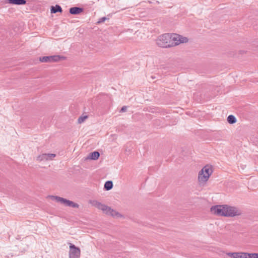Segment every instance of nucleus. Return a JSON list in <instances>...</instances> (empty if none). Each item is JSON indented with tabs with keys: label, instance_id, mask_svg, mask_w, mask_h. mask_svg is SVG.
<instances>
[{
	"label": "nucleus",
	"instance_id": "f257e3e1",
	"mask_svg": "<svg viewBox=\"0 0 258 258\" xmlns=\"http://www.w3.org/2000/svg\"><path fill=\"white\" fill-rule=\"evenodd\" d=\"M188 39L187 37L172 33H165L158 36L156 39L157 45L162 48H169L186 43Z\"/></svg>",
	"mask_w": 258,
	"mask_h": 258
},
{
	"label": "nucleus",
	"instance_id": "f03ea898",
	"mask_svg": "<svg viewBox=\"0 0 258 258\" xmlns=\"http://www.w3.org/2000/svg\"><path fill=\"white\" fill-rule=\"evenodd\" d=\"M210 210L212 213L219 216L233 217L242 214L241 211L238 208L227 205L214 206Z\"/></svg>",
	"mask_w": 258,
	"mask_h": 258
},
{
	"label": "nucleus",
	"instance_id": "7ed1b4c3",
	"mask_svg": "<svg viewBox=\"0 0 258 258\" xmlns=\"http://www.w3.org/2000/svg\"><path fill=\"white\" fill-rule=\"evenodd\" d=\"M50 197L51 200H55L57 202L60 203L66 206L75 208H78L79 207V205L78 204L60 197L51 196Z\"/></svg>",
	"mask_w": 258,
	"mask_h": 258
},
{
	"label": "nucleus",
	"instance_id": "20e7f679",
	"mask_svg": "<svg viewBox=\"0 0 258 258\" xmlns=\"http://www.w3.org/2000/svg\"><path fill=\"white\" fill-rule=\"evenodd\" d=\"M65 57L60 55L46 56L39 57V61L42 62H57L60 59H64Z\"/></svg>",
	"mask_w": 258,
	"mask_h": 258
},
{
	"label": "nucleus",
	"instance_id": "39448f33",
	"mask_svg": "<svg viewBox=\"0 0 258 258\" xmlns=\"http://www.w3.org/2000/svg\"><path fill=\"white\" fill-rule=\"evenodd\" d=\"M69 258H80L81 250L79 247L70 243Z\"/></svg>",
	"mask_w": 258,
	"mask_h": 258
},
{
	"label": "nucleus",
	"instance_id": "423d86ee",
	"mask_svg": "<svg viewBox=\"0 0 258 258\" xmlns=\"http://www.w3.org/2000/svg\"><path fill=\"white\" fill-rule=\"evenodd\" d=\"M90 204L92 205V206L97 208V209L102 210L104 213H105L106 211L107 210L108 206L102 204L101 203L96 201V200H91L89 202Z\"/></svg>",
	"mask_w": 258,
	"mask_h": 258
},
{
	"label": "nucleus",
	"instance_id": "0eeeda50",
	"mask_svg": "<svg viewBox=\"0 0 258 258\" xmlns=\"http://www.w3.org/2000/svg\"><path fill=\"white\" fill-rule=\"evenodd\" d=\"M55 156L54 154H42L37 157V160L39 162L52 160Z\"/></svg>",
	"mask_w": 258,
	"mask_h": 258
},
{
	"label": "nucleus",
	"instance_id": "6e6552de",
	"mask_svg": "<svg viewBox=\"0 0 258 258\" xmlns=\"http://www.w3.org/2000/svg\"><path fill=\"white\" fill-rule=\"evenodd\" d=\"M201 174H202L203 173H206V176H203V179H204L205 180L208 179L209 178V176L211 175V174L212 173L213 170L212 168L206 165L205 166L201 171ZM201 179L202 177L201 178Z\"/></svg>",
	"mask_w": 258,
	"mask_h": 258
},
{
	"label": "nucleus",
	"instance_id": "1a4fd4ad",
	"mask_svg": "<svg viewBox=\"0 0 258 258\" xmlns=\"http://www.w3.org/2000/svg\"><path fill=\"white\" fill-rule=\"evenodd\" d=\"M226 254L232 258H246V252H228Z\"/></svg>",
	"mask_w": 258,
	"mask_h": 258
},
{
	"label": "nucleus",
	"instance_id": "9d476101",
	"mask_svg": "<svg viewBox=\"0 0 258 258\" xmlns=\"http://www.w3.org/2000/svg\"><path fill=\"white\" fill-rule=\"evenodd\" d=\"M105 214L111 215L112 217H121L122 215L115 210L112 209L108 207L107 210L105 212Z\"/></svg>",
	"mask_w": 258,
	"mask_h": 258
},
{
	"label": "nucleus",
	"instance_id": "9b49d317",
	"mask_svg": "<svg viewBox=\"0 0 258 258\" xmlns=\"http://www.w3.org/2000/svg\"><path fill=\"white\" fill-rule=\"evenodd\" d=\"M83 11V8L77 7H72L69 9V12L72 15H78Z\"/></svg>",
	"mask_w": 258,
	"mask_h": 258
},
{
	"label": "nucleus",
	"instance_id": "f8f14e48",
	"mask_svg": "<svg viewBox=\"0 0 258 258\" xmlns=\"http://www.w3.org/2000/svg\"><path fill=\"white\" fill-rule=\"evenodd\" d=\"M6 3L16 5H24L26 4V0H6Z\"/></svg>",
	"mask_w": 258,
	"mask_h": 258
},
{
	"label": "nucleus",
	"instance_id": "ddd939ff",
	"mask_svg": "<svg viewBox=\"0 0 258 258\" xmlns=\"http://www.w3.org/2000/svg\"><path fill=\"white\" fill-rule=\"evenodd\" d=\"M62 12V10L61 7L58 5H56L55 6L51 7L50 12L52 14H55L57 12L61 13Z\"/></svg>",
	"mask_w": 258,
	"mask_h": 258
},
{
	"label": "nucleus",
	"instance_id": "4468645a",
	"mask_svg": "<svg viewBox=\"0 0 258 258\" xmlns=\"http://www.w3.org/2000/svg\"><path fill=\"white\" fill-rule=\"evenodd\" d=\"M113 187V182L112 181H107L105 182L104 188L106 190H109Z\"/></svg>",
	"mask_w": 258,
	"mask_h": 258
},
{
	"label": "nucleus",
	"instance_id": "2eb2a0df",
	"mask_svg": "<svg viewBox=\"0 0 258 258\" xmlns=\"http://www.w3.org/2000/svg\"><path fill=\"white\" fill-rule=\"evenodd\" d=\"M100 154L98 151H94L91 153L89 155V157L92 160H96L99 157Z\"/></svg>",
	"mask_w": 258,
	"mask_h": 258
},
{
	"label": "nucleus",
	"instance_id": "dca6fc26",
	"mask_svg": "<svg viewBox=\"0 0 258 258\" xmlns=\"http://www.w3.org/2000/svg\"><path fill=\"white\" fill-rule=\"evenodd\" d=\"M227 121L230 124H233L236 122V118L234 115H229L227 117Z\"/></svg>",
	"mask_w": 258,
	"mask_h": 258
},
{
	"label": "nucleus",
	"instance_id": "f3484780",
	"mask_svg": "<svg viewBox=\"0 0 258 258\" xmlns=\"http://www.w3.org/2000/svg\"><path fill=\"white\" fill-rule=\"evenodd\" d=\"M203 176H206L205 172L203 173L202 174H201V171H200L199 173V175H198V179L200 182H205L206 181H207L208 180L207 179L206 180H205L204 179H203V178L201 179V178L203 177Z\"/></svg>",
	"mask_w": 258,
	"mask_h": 258
},
{
	"label": "nucleus",
	"instance_id": "a211bd4d",
	"mask_svg": "<svg viewBox=\"0 0 258 258\" xmlns=\"http://www.w3.org/2000/svg\"><path fill=\"white\" fill-rule=\"evenodd\" d=\"M88 117L87 116H80L78 119V121L79 123H81L82 122H83L85 120V119H86Z\"/></svg>",
	"mask_w": 258,
	"mask_h": 258
},
{
	"label": "nucleus",
	"instance_id": "6ab92c4d",
	"mask_svg": "<svg viewBox=\"0 0 258 258\" xmlns=\"http://www.w3.org/2000/svg\"><path fill=\"white\" fill-rule=\"evenodd\" d=\"M246 258H255V253H247L246 252Z\"/></svg>",
	"mask_w": 258,
	"mask_h": 258
},
{
	"label": "nucleus",
	"instance_id": "aec40b11",
	"mask_svg": "<svg viewBox=\"0 0 258 258\" xmlns=\"http://www.w3.org/2000/svg\"><path fill=\"white\" fill-rule=\"evenodd\" d=\"M107 19V18L105 17H102L100 19H99V20H98V23H103Z\"/></svg>",
	"mask_w": 258,
	"mask_h": 258
},
{
	"label": "nucleus",
	"instance_id": "412c9836",
	"mask_svg": "<svg viewBox=\"0 0 258 258\" xmlns=\"http://www.w3.org/2000/svg\"><path fill=\"white\" fill-rule=\"evenodd\" d=\"M127 109V107L126 106H123L120 109V112H123L126 111Z\"/></svg>",
	"mask_w": 258,
	"mask_h": 258
},
{
	"label": "nucleus",
	"instance_id": "4be33fe9",
	"mask_svg": "<svg viewBox=\"0 0 258 258\" xmlns=\"http://www.w3.org/2000/svg\"><path fill=\"white\" fill-rule=\"evenodd\" d=\"M255 258H258V253H255Z\"/></svg>",
	"mask_w": 258,
	"mask_h": 258
}]
</instances>
